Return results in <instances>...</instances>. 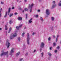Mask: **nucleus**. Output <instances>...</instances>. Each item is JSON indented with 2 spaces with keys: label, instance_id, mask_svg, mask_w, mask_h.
<instances>
[{
  "label": "nucleus",
  "instance_id": "obj_1",
  "mask_svg": "<svg viewBox=\"0 0 61 61\" xmlns=\"http://www.w3.org/2000/svg\"><path fill=\"white\" fill-rule=\"evenodd\" d=\"M17 32V31L15 30V33L14 34L10 36V38L11 39H13V37H15L17 36V34H16V32Z\"/></svg>",
  "mask_w": 61,
  "mask_h": 61
},
{
  "label": "nucleus",
  "instance_id": "obj_2",
  "mask_svg": "<svg viewBox=\"0 0 61 61\" xmlns=\"http://www.w3.org/2000/svg\"><path fill=\"white\" fill-rule=\"evenodd\" d=\"M6 56L7 57H8V51H7L6 52H3L0 54V56Z\"/></svg>",
  "mask_w": 61,
  "mask_h": 61
},
{
  "label": "nucleus",
  "instance_id": "obj_3",
  "mask_svg": "<svg viewBox=\"0 0 61 61\" xmlns=\"http://www.w3.org/2000/svg\"><path fill=\"white\" fill-rule=\"evenodd\" d=\"M10 11H11V8H9L8 9V11H7L6 12L5 15L4 17H6V16H7V15H9V13L10 12Z\"/></svg>",
  "mask_w": 61,
  "mask_h": 61
},
{
  "label": "nucleus",
  "instance_id": "obj_4",
  "mask_svg": "<svg viewBox=\"0 0 61 61\" xmlns=\"http://www.w3.org/2000/svg\"><path fill=\"white\" fill-rule=\"evenodd\" d=\"M27 45H29V39L30 38H29V33H27Z\"/></svg>",
  "mask_w": 61,
  "mask_h": 61
},
{
  "label": "nucleus",
  "instance_id": "obj_5",
  "mask_svg": "<svg viewBox=\"0 0 61 61\" xmlns=\"http://www.w3.org/2000/svg\"><path fill=\"white\" fill-rule=\"evenodd\" d=\"M34 6V4L32 3V4L31 5H30V4H29V5L28 8L29 9H30V12L31 13L32 12V7L33 6Z\"/></svg>",
  "mask_w": 61,
  "mask_h": 61
},
{
  "label": "nucleus",
  "instance_id": "obj_6",
  "mask_svg": "<svg viewBox=\"0 0 61 61\" xmlns=\"http://www.w3.org/2000/svg\"><path fill=\"white\" fill-rule=\"evenodd\" d=\"M44 43L43 42H42L41 43V45L40 46V47L41 48L40 49V51L41 52V51L42 50V48H44Z\"/></svg>",
  "mask_w": 61,
  "mask_h": 61
},
{
  "label": "nucleus",
  "instance_id": "obj_7",
  "mask_svg": "<svg viewBox=\"0 0 61 61\" xmlns=\"http://www.w3.org/2000/svg\"><path fill=\"white\" fill-rule=\"evenodd\" d=\"M14 48H13L10 51V55L11 56H12V55H13V53H14Z\"/></svg>",
  "mask_w": 61,
  "mask_h": 61
},
{
  "label": "nucleus",
  "instance_id": "obj_8",
  "mask_svg": "<svg viewBox=\"0 0 61 61\" xmlns=\"http://www.w3.org/2000/svg\"><path fill=\"white\" fill-rule=\"evenodd\" d=\"M46 13L47 15H49L50 14V12H49V10L48 9H47L46 11Z\"/></svg>",
  "mask_w": 61,
  "mask_h": 61
},
{
  "label": "nucleus",
  "instance_id": "obj_9",
  "mask_svg": "<svg viewBox=\"0 0 61 61\" xmlns=\"http://www.w3.org/2000/svg\"><path fill=\"white\" fill-rule=\"evenodd\" d=\"M6 46H7V48H8L9 46H10V43L8 42H7L6 43Z\"/></svg>",
  "mask_w": 61,
  "mask_h": 61
},
{
  "label": "nucleus",
  "instance_id": "obj_10",
  "mask_svg": "<svg viewBox=\"0 0 61 61\" xmlns=\"http://www.w3.org/2000/svg\"><path fill=\"white\" fill-rule=\"evenodd\" d=\"M22 25H22V24H20V25L19 27L18 26H16V29H17V30H18V29H19V28H20V27H22Z\"/></svg>",
  "mask_w": 61,
  "mask_h": 61
},
{
  "label": "nucleus",
  "instance_id": "obj_11",
  "mask_svg": "<svg viewBox=\"0 0 61 61\" xmlns=\"http://www.w3.org/2000/svg\"><path fill=\"white\" fill-rule=\"evenodd\" d=\"M18 20H22V18L20 17H19L18 18Z\"/></svg>",
  "mask_w": 61,
  "mask_h": 61
},
{
  "label": "nucleus",
  "instance_id": "obj_12",
  "mask_svg": "<svg viewBox=\"0 0 61 61\" xmlns=\"http://www.w3.org/2000/svg\"><path fill=\"white\" fill-rule=\"evenodd\" d=\"M32 19H33L32 18H31L29 20V23H31L32 22Z\"/></svg>",
  "mask_w": 61,
  "mask_h": 61
},
{
  "label": "nucleus",
  "instance_id": "obj_13",
  "mask_svg": "<svg viewBox=\"0 0 61 61\" xmlns=\"http://www.w3.org/2000/svg\"><path fill=\"white\" fill-rule=\"evenodd\" d=\"M20 54V52H18L16 54V56H19V55Z\"/></svg>",
  "mask_w": 61,
  "mask_h": 61
},
{
  "label": "nucleus",
  "instance_id": "obj_14",
  "mask_svg": "<svg viewBox=\"0 0 61 61\" xmlns=\"http://www.w3.org/2000/svg\"><path fill=\"white\" fill-rule=\"evenodd\" d=\"M2 8H0V17L1 16V12H2Z\"/></svg>",
  "mask_w": 61,
  "mask_h": 61
},
{
  "label": "nucleus",
  "instance_id": "obj_15",
  "mask_svg": "<svg viewBox=\"0 0 61 61\" xmlns=\"http://www.w3.org/2000/svg\"><path fill=\"white\" fill-rule=\"evenodd\" d=\"M58 5L59 6H61V0L60 1V2L58 3Z\"/></svg>",
  "mask_w": 61,
  "mask_h": 61
},
{
  "label": "nucleus",
  "instance_id": "obj_16",
  "mask_svg": "<svg viewBox=\"0 0 61 61\" xmlns=\"http://www.w3.org/2000/svg\"><path fill=\"white\" fill-rule=\"evenodd\" d=\"M25 33L24 32H23L22 33V37H24V36H25Z\"/></svg>",
  "mask_w": 61,
  "mask_h": 61
},
{
  "label": "nucleus",
  "instance_id": "obj_17",
  "mask_svg": "<svg viewBox=\"0 0 61 61\" xmlns=\"http://www.w3.org/2000/svg\"><path fill=\"white\" fill-rule=\"evenodd\" d=\"M11 30H12V28H10L8 32V33H10V31H11Z\"/></svg>",
  "mask_w": 61,
  "mask_h": 61
},
{
  "label": "nucleus",
  "instance_id": "obj_18",
  "mask_svg": "<svg viewBox=\"0 0 61 61\" xmlns=\"http://www.w3.org/2000/svg\"><path fill=\"white\" fill-rule=\"evenodd\" d=\"M56 4H54L52 5L53 8H54V7H56Z\"/></svg>",
  "mask_w": 61,
  "mask_h": 61
},
{
  "label": "nucleus",
  "instance_id": "obj_19",
  "mask_svg": "<svg viewBox=\"0 0 61 61\" xmlns=\"http://www.w3.org/2000/svg\"><path fill=\"white\" fill-rule=\"evenodd\" d=\"M13 22L12 21V20H10L9 22V23L10 24H11Z\"/></svg>",
  "mask_w": 61,
  "mask_h": 61
},
{
  "label": "nucleus",
  "instance_id": "obj_20",
  "mask_svg": "<svg viewBox=\"0 0 61 61\" xmlns=\"http://www.w3.org/2000/svg\"><path fill=\"white\" fill-rule=\"evenodd\" d=\"M59 37V35H57V38L56 39V42H57V38Z\"/></svg>",
  "mask_w": 61,
  "mask_h": 61
},
{
  "label": "nucleus",
  "instance_id": "obj_21",
  "mask_svg": "<svg viewBox=\"0 0 61 61\" xmlns=\"http://www.w3.org/2000/svg\"><path fill=\"white\" fill-rule=\"evenodd\" d=\"M51 20H52V21H54V19H55V18H54V17H51Z\"/></svg>",
  "mask_w": 61,
  "mask_h": 61
},
{
  "label": "nucleus",
  "instance_id": "obj_22",
  "mask_svg": "<svg viewBox=\"0 0 61 61\" xmlns=\"http://www.w3.org/2000/svg\"><path fill=\"white\" fill-rule=\"evenodd\" d=\"M40 20L41 21H43V18L42 17H41L40 18Z\"/></svg>",
  "mask_w": 61,
  "mask_h": 61
},
{
  "label": "nucleus",
  "instance_id": "obj_23",
  "mask_svg": "<svg viewBox=\"0 0 61 61\" xmlns=\"http://www.w3.org/2000/svg\"><path fill=\"white\" fill-rule=\"evenodd\" d=\"M12 15H13V13L11 14L9 16H10V17H11V16H12Z\"/></svg>",
  "mask_w": 61,
  "mask_h": 61
},
{
  "label": "nucleus",
  "instance_id": "obj_24",
  "mask_svg": "<svg viewBox=\"0 0 61 61\" xmlns=\"http://www.w3.org/2000/svg\"><path fill=\"white\" fill-rule=\"evenodd\" d=\"M5 30H7V29H8L7 28V26H6V25H5Z\"/></svg>",
  "mask_w": 61,
  "mask_h": 61
},
{
  "label": "nucleus",
  "instance_id": "obj_25",
  "mask_svg": "<svg viewBox=\"0 0 61 61\" xmlns=\"http://www.w3.org/2000/svg\"><path fill=\"white\" fill-rule=\"evenodd\" d=\"M4 2L3 1H1L0 4H1V5H3L4 4Z\"/></svg>",
  "mask_w": 61,
  "mask_h": 61
},
{
  "label": "nucleus",
  "instance_id": "obj_26",
  "mask_svg": "<svg viewBox=\"0 0 61 61\" xmlns=\"http://www.w3.org/2000/svg\"><path fill=\"white\" fill-rule=\"evenodd\" d=\"M18 41H20V37H18Z\"/></svg>",
  "mask_w": 61,
  "mask_h": 61
},
{
  "label": "nucleus",
  "instance_id": "obj_27",
  "mask_svg": "<svg viewBox=\"0 0 61 61\" xmlns=\"http://www.w3.org/2000/svg\"><path fill=\"white\" fill-rule=\"evenodd\" d=\"M24 10L25 11H27L28 10V9H27V8H25Z\"/></svg>",
  "mask_w": 61,
  "mask_h": 61
},
{
  "label": "nucleus",
  "instance_id": "obj_28",
  "mask_svg": "<svg viewBox=\"0 0 61 61\" xmlns=\"http://www.w3.org/2000/svg\"><path fill=\"white\" fill-rule=\"evenodd\" d=\"M56 46V44L55 43H53V46Z\"/></svg>",
  "mask_w": 61,
  "mask_h": 61
},
{
  "label": "nucleus",
  "instance_id": "obj_29",
  "mask_svg": "<svg viewBox=\"0 0 61 61\" xmlns=\"http://www.w3.org/2000/svg\"><path fill=\"white\" fill-rule=\"evenodd\" d=\"M36 34V32H34L33 33L32 35L33 36H34V35H35Z\"/></svg>",
  "mask_w": 61,
  "mask_h": 61
},
{
  "label": "nucleus",
  "instance_id": "obj_30",
  "mask_svg": "<svg viewBox=\"0 0 61 61\" xmlns=\"http://www.w3.org/2000/svg\"><path fill=\"white\" fill-rule=\"evenodd\" d=\"M48 55L49 56H51V53H48Z\"/></svg>",
  "mask_w": 61,
  "mask_h": 61
},
{
  "label": "nucleus",
  "instance_id": "obj_31",
  "mask_svg": "<svg viewBox=\"0 0 61 61\" xmlns=\"http://www.w3.org/2000/svg\"><path fill=\"white\" fill-rule=\"evenodd\" d=\"M41 56L42 57L43 55H44V53L43 52L41 53Z\"/></svg>",
  "mask_w": 61,
  "mask_h": 61
},
{
  "label": "nucleus",
  "instance_id": "obj_32",
  "mask_svg": "<svg viewBox=\"0 0 61 61\" xmlns=\"http://www.w3.org/2000/svg\"><path fill=\"white\" fill-rule=\"evenodd\" d=\"M54 52L55 53H56V52H57V51L56 50H55Z\"/></svg>",
  "mask_w": 61,
  "mask_h": 61
},
{
  "label": "nucleus",
  "instance_id": "obj_33",
  "mask_svg": "<svg viewBox=\"0 0 61 61\" xmlns=\"http://www.w3.org/2000/svg\"><path fill=\"white\" fill-rule=\"evenodd\" d=\"M51 39V38L50 37H49L48 38V40L49 41L50 40V39Z\"/></svg>",
  "mask_w": 61,
  "mask_h": 61
},
{
  "label": "nucleus",
  "instance_id": "obj_34",
  "mask_svg": "<svg viewBox=\"0 0 61 61\" xmlns=\"http://www.w3.org/2000/svg\"><path fill=\"white\" fill-rule=\"evenodd\" d=\"M38 15H36L35 16V17H38Z\"/></svg>",
  "mask_w": 61,
  "mask_h": 61
},
{
  "label": "nucleus",
  "instance_id": "obj_35",
  "mask_svg": "<svg viewBox=\"0 0 61 61\" xmlns=\"http://www.w3.org/2000/svg\"><path fill=\"white\" fill-rule=\"evenodd\" d=\"M27 14H26V18H27Z\"/></svg>",
  "mask_w": 61,
  "mask_h": 61
},
{
  "label": "nucleus",
  "instance_id": "obj_36",
  "mask_svg": "<svg viewBox=\"0 0 61 61\" xmlns=\"http://www.w3.org/2000/svg\"><path fill=\"white\" fill-rule=\"evenodd\" d=\"M59 46H58L57 47V49H59Z\"/></svg>",
  "mask_w": 61,
  "mask_h": 61
},
{
  "label": "nucleus",
  "instance_id": "obj_37",
  "mask_svg": "<svg viewBox=\"0 0 61 61\" xmlns=\"http://www.w3.org/2000/svg\"><path fill=\"white\" fill-rule=\"evenodd\" d=\"M50 50H52V47H50Z\"/></svg>",
  "mask_w": 61,
  "mask_h": 61
},
{
  "label": "nucleus",
  "instance_id": "obj_38",
  "mask_svg": "<svg viewBox=\"0 0 61 61\" xmlns=\"http://www.w3.org/2000/svg\"><path fill=\"white\" fill-rule=\"evenodd\" d=\"M25 56H27V53L25 54Z\"/></svg>",
  "mask_w": 61,
  "mask_h": 61
},
{
  "label": "nucleus",
  "instance_id": "obj_39",
  "mask_svg": "<svg viewBox=\"0 0 61 61\" xmlns=\"http://www.w3.org/2000/svg\"><path fill=\"white\" fill-rule=\"evenodd\" d=\"M53 4H55V1H53Z\"/></svg>",
  "mask_w": 61,
  "mask_h": 61
},
{
  "label": "nucleus",
  "instance_id": "obj_40",
  "mask_svg": "<svg viewBox=\"0 0 61 61\" xmlns=\"http://www.w3.org/2000/svg\"><path fill=\"white\" fill-rule=\"evenodd\" d=\"M15 15H17V13H15Z\"/></svg>",
  "mask_w": 61,
  "mask_h": 61
},
{
  "label": "nucleus",
  "instance_id": "obj_41",
  "mask_svg": "<svg viewBox=\"0 0 61 61\" xmlns=\"http://www.w3.org/2000/svg\"><path fill=\"white\" fill-rule=\"evenodd\" d=\"M40 10H38V12H40Z\"/></svg>",
  "mask_w": 61,
  "mask_h": 61
},
{
  "label": "nucleus",
  "instance_id": "obj_42",
  "mask_svg": "<svg viewBox=\"0 0 61 61\" xmlns=\"http://www.w3.org/2000/svg\"><path fill=\"white\" fill-rule=\"evenodd\" d=\"M36 52V50H34V52Z\"/></svg>",
  "mask_w": 61,
  "mask_h": 61
},
{
  "label": "nucleus",
  "instance_id": "obj_43",
  "mask_svg": "<svg viewBox=\"0 0 61 61\" xmlns=\"http://www.w3.org/2000/svg\"><path fill=\"white\" fill-rule=\"evenodd\" d=\"M12 9H14V7H13L12 8Z\"/></svg>",
  "mask_w": 61,
  "mask_h": 61
},
{
  "label": "nucleus",
  "instance_id": "obj_44",
  "mask_svg": "<svg viewBox=\"0 0 61 61\" xmlns=\"http://www.w3.org/2000/svg\"><path fill=\"white\" fill-rule=\"evenodd\" d=\"M53 36L54 38H55V36Z\"/></svg>",
  "mask_w": 61,
  "mask_h": 61
},
{
  "label": "nucleus",
  "instance_id": "obj_45",
  "mask_svg": "<svg viewBox=\"0 0 61 61\" xmlns=\"http://www.w3.org/2000/svg\"><path fill=\"white\" fill-rule=\"evenodd\" d=\"M2 29L1 28H0V30H1Z\"/></svg>",
  "mask_w": 61,
  "mask_h": 61
},
{
  "label": "nucleus",
  "instance_id": "obj_46",
  "mask_svg": "<svg viewBox=\"0 0 61 61\" xmlns=\"http://www.w3.org/2000/svg\"><path fill=\"white\" fill-rule=\"evenodd\" d=\"M24 10H23V11H22V12H24Z\"/></svg>",
  "mask_w": 61,
  "mask_h": 61
},
{
  "label": "nucleus",
  "instance_id": "obj_47",
  "mask_svg": "<svg viewBox=\"0 0 61 61\" xmlns=\"http://www.w3.org/2000/svg\"><path fill=\"white\" fill-rule=\"evenodd\" d=\"M25 2H26V0H25Z\"/></svg>",
  "mask_w": 61,
  "mask_h": 61
},
{
  "label": "nucleus",
  "instance_id": "obj_48",
  "mask_svg": "<svg viewBox=\"0 0 61 61\" xmlns=\"http://www.w3.org/2000/svg\"><path fill=\"white\" fill-rule=\"evenodd\" d=\"M17 2H18V1H19V0H17Z\"/></svg>",
  "mask_w": 61,
  "mask_h": 61
},
{
  "label": "nucleus",
  "instance_id": "obj_49",
  "mask_svg": "<svg viewBox=\"0 0 61 61\" xmlns=\"http://www.w3.org/2000/svg\"><path fill=\"white\" fill-rule=\"evenodd\" d=\"M40 0H38L40 2Z\"/></svg>",
  "mask_w": 61,
  "mask_h": 61
},
{
  "label": "nucleus",
  "instance_id": "obj_50",
  "mask_svg": "<svg viewBox=\"0 0 61 61\" xmlns=\"http://www.w3.org/2000/svg\"><path fill=\"white\" fill-rule=\"evenodd\" d=\"M60 43H61V41Z\"/></svg>",
  "mask_w": 61,
  "mask_h": 61
},
{
  "label": "nucleus",
  "instance_id": "obj_51",
  "mask_svg": "<svg viewBox=\"0 0 61 61\" xmlns=\"http://www.w3.org/2000/svg\"><path fill=\"white\" fill-rule=\"evenodd\" d=\"M20 10H21V9H19Z\"/></svg>",
  "mask_w": 61,
  "mask_h": 61
},
{
  "label": "nucleus",
  "instance_id": "obj_52",
  "mask_svg": "<svg viewBox=\"0 0 61 61\" xmlns=\"http://www.w3.org/2000/svg\"><path fill=\"white\" fill-rule=\"evenodd\" d=\"M20 2H21V1H20Z\"/></svg>",
  "mask_w": 61,
  "mask_h": 61
}]
</instances>
